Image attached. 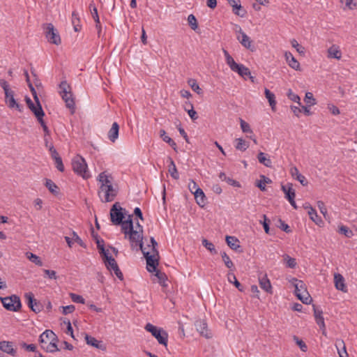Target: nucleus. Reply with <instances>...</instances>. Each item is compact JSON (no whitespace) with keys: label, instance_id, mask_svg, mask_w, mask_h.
<instances>
[{"label":"nucleus","instance_id":"obj_1","mask_svg":"<svg viewBox=\"0 0 357 357\" xmlns=\"http://www.w3.org/2000/svg\"><path fill=\"white\" fill-rule=\"evenodd\" d=\"M123 208L119 203H115L110 210L111 221L116 225H121L122 232L125 234V238H128L130 242L138 243L142 238L143 227L139 222L133 225L132 216L128 215L126 220L125 213L123 212Z\"/></svg>","mask_w":357,"mask_h":357},{"label":"nucleus","instance_id":"obj_2","mask_svg":"<svg viewBox=\"0 0 357 357\" xmlns=\"http://www.w3.org/2000/svg\"><path fill=\"white\" fill-rule=\"evenodd\" d=\"M99 185L98 196L103 202H112L118 192L117 185L112 175L107 171L101 172L97 177Z\"/></svg>","mask_w":357,"mask_h":357},{"label":"nucleus","instance_id":"obj_3","mask_svg":"<svg viewBox=\"0 0 357 357\" xmlns=\"http://www.w3.org/2000/svg\"><path fill=\"white\" fill-rule=\"evenodd\" d=\"M143 238L138 242H130L132 247L139 246L146 260V268L148 271L152 272L155 271V268L158 265L159 255L156 249L157 242L153 238H151V244L146 245L142 242Z\"/></svg>","mask_w":357,"mask_h":357},{"label":"nucleus","instance_id":"obj_4","mask_svg":"<svg viewBox=\"0 0 357 357\" xmlns=\"http://www.w3.org/2000/svg\"><path fill=\"white\" fill-rule=\"evenodd\" d=\"M41 347L47 352L59 351L57 347L58 339L55 333L51 330L45 331L39 337Z\"/></svg>","mask_w":357,"mask_h":357},{"label":"nucleus","instance_id":"obj_5","mask_svg":"<svg viewBox=\"0 0 357 357\" xmlns=\"http://www.w3.org/2000/svg\"><path fill=\"white\" fill-rule=\"evenodd\" d=\"M24 75L26 76V82H28L29 87L31 91V93L33 96L35 103L32 102L30 98L26 97L25 100L29 107V108L33 112L36 117H40V116H44V112L40 105L39 98L37 96V92L36 89L33 86L32 84L29 82V77L28 72L26 70L24 71Z\"/></svg>","mask_w":357,"mask_h":357},{"label":"nucleus","instance_id":"obj_6","mask_svg":"<svg viewBox=\"0 0 357 357\" xmlns=\"http://www.w3.org/2000/svg\"><path fill=\"white\" fill-rule=\"evenodd\" d=\"M24 75L26 76V82H28L29 87L31 91V93L33 96L35 103L32 102L30 98L26 97L25 100L29 107V108L33 112L36 117H40V116H44V112L40 105L39 98L37 96V92L36 89L33 86L32 84L29 82V77L28 72L26 70L24 71Z\"/></svg>","mask_w":357,"mask_h":357},{"label":"nucleus","instance_id":"obj_7","mask_svg":"<svg viewBox=\"0 0 357 357\" xmlns=\"http://www.w3.org/2000/svg\"><path fill=\"white\" fill-rule=\"evenodd\" d=\"M223 54L226 63L233 72L238 73V75L244 79H245L247 75H250V70L249 68L241 63H236L226 50H223Z\"/></svg>","mask_w":357,"mask_h":357},{"label":"nucleus","instance_id":"obj_8","mask_svg":"<svg viewBox=\"0 0 357 357\" xmlns=\"http://www.w3.org/2000/svg\"><path fill=\"white\" fill-rule=\"evenodd\" d=\"M0 86L4 91L5 101L8 107L22 112V106L18 104L14 98V91L10 88L9 84L4 79H0Z\"/></svg>","mask_w":357,"mask_h":357},{"label":"nucleus","instance_id":"obj_9","mask_svg":"<svg viewBox=\"0 0 357 357\" xmlns=\"http://www.w3.org/2000/svg\"><path fill=\"white\" fill-rule=\"evenodd\" d=\"M72 167L73 171L82 178H87L90 176L86 160L81 155H77L73 158Z\"/></svg>","mask_w":357,"mask_h":357},{"label":"nucleus","instance_id":"obj_10","mask_svg":"<svg viewBox=\"0 0 357 357\" xmlns=\"http://www.w3.org/2000/svg\"><path fill=\"white\" fill-rule=\"evenodd\" d=\"M145 329L146 331L151 333V335L158 340L159 344L167 347L168 334L165 330L149 323L145 326Z\"/></svg>","mask_w":357,"mask_h":357},{"label":"nucleus","instance_id":"obj_11","mask_svg":"<svg viewBox=\"0 0 357 357\" xmlns=\"http://www.w3.org/2000/svg\"><path fill=\"white\" fill-rule=\"evenodd\" d=\"M3 307L9 311L17 312L20 310L22 305L20 298L16 295H12L5 298L0 297Z\"/></svg>","mask_w":357,"mask_h":357},{"label":"nucleus","instance_id":"obj_12","mask_svg":"<svg viewBox=\"0 0 357 357\" xmlns=\"http://www.w3.org/2000/svg\"><path fill=\"white\" fill-rule=\"evenodd\" d=\"M45 37L49 43L59 45L61 44V38L58 31L51 23L45 24L44 26Z\"/></svg>","mask_w":357,"mask_h":357},{"label":"nucleus","instance_id":"obj_13","mask_svg":"<svg viewBox=\"0 0 357 357\" xmlns=\"http://www.w3.org/2000/svg\"><path fill=\"white\" fill-rule=\"evenodd\" d=\"M98 248L100 250L103 261L112 259L118 255V250L115 248H105L99 241H98Z\"/></svg>","mask_w":357,"mask_h":357},{"label":"nucleus","instance_id":"obj_14","mask_svg":"<svg viewBox=\"0 0 357 357\" xmlns=\"http://www.w3.org/2000/svg\"><path fill=\"white\" fill-rule=\"evenodd\" d=\"M105 266H106L107 269L112 274H114L121 280H123V273L120 271L119 266L114 259H110L108 260L103 261Z\"/></svg>","mask_w":357,"mask_h":357},{"label":"nucleus","instance_id":"obj_15","mask_svg":"<svg viewBox=\"0 0 357 357\" xmlns=\"http://www.w3.org/2000/svg\"><path fill=\"white\" fill-rule=\"evenodd\" d=\"M24 298L31 310L36 313L40 312L42 310V305L34 298V296L31 292L26 293Z\"/></svg>","mask_w":357,"mask_h":357},{"label":"nucleus","instance_id":"obj_16","mask_svg":"<svg viewBox=\"0 0 357 357\" xmlns=\"http://www.w3.org/2000/svg\"><path fill=\"white\" fill-rule=\"evenodd\" d=\"M236 39L241 43V45L245 49L249 50L252 52L255 51L253 41L245 32H243L242 34L239 36H236Z\"/></svg>","mask_w":357,"mask_h":357},{"label":"nucleus","instance_id":"obj_17","mask_svg":"<svg viewBox=\"0 0 357 357\" xmlns=\"http://www.w3.org/2000/svg\"><path fill=\"white\" fill-rule=\"evenodd\" d=\"M342 57V52L341 51L340 47L337 45L333 44L331 47H329L327 50V58L332 59H335L337 60H340Z\"/></svg>","mask_w":357,"mask_h":357},{"label":"nucleus","instance_id":"obj_18","mask_svg":"<svg viewBox=\"0 0 357 357\" xmlns=\"http://www.w3.org/2000/svg\"><path fill=\"white\" fill-rule=\"evenodd\" d=\"M284 56L286 62L290 68L297 71L301 70L299 62L290 52H285Z\"/></svg>","mask_w":357,"mask_h":357},{"label":"nucleus","instance_id":"obj_19","mask_svg":"<svg viewBox=\"0 0 357 357\" xmlns=\"http://www.w3.org/2000/svg\"><path fill=\"white\" fill-rule=\"evenodd\" d=\"M287 280L292 286L294 287L296 296L307 289L305 284L302 280H299L293 277H288L287 278Z\"/></svg>","mask_w":357,"mask_h":357},{"label":"nucleus","instance_id":"obj_20","mask_svg":"<svg viewBox=\"0 0 357 357\" xmlns=\"http://www.w3.org/2000/svg\"><path fill=\"white\" fill-rule=\"evenodd\" d=\"M334 285L335 288L344 293H347L348 289L345 283L344 277L340 273L334 274Z\"/></svg>","mask_w":357,"mask_h":357},{"label":"nucleus","instance_id":"obj_21","mask_svg":"<svg viewBox=\"0 0 357 357\" xmlns=\"http://www.w3.org/2000/svg\"><path fill=\"white\" fill-rule=\"evenodd\" d=\"M195 326L197 331L202 336L206 338H211L212 337V334L208 329L207 324L205 321L199 320L196 322Z\"/></svg>","mask_w":357,"mask_h":357},{"label":"nucleus","instance_id":"obj_22","mask_svg":"<svg viewBox=\"0 0 357 357\" xmlns=\"http://www.w3.org/2000/svg\"><path fill=\"white\" fill-rule=\"evenodd\" d=\"M0 350L13 356H15L16 354V350L13 348V344L12 342L5 340L1 341Z\"/></svg>","mask_w":357,"mask_h":357},{"label":"nucleus","instance_id":"obj_23","mask_svg":"<svg viewBox=\"0 0 357 357\" xmlns=\"http://www.w3.org/2000/svg\"><path fill=\"white\" fill-rule=\"evenodd\" d=\"M335 346L336 347L339 357H349L347 351L346 345L344 342L341 339L335 340Z\"/></svg>","mask_w":357,"mask_h":357},{"label":"nucleus","instance_id":"obj_24","mask_svg":"<svg viewBox=\"0 0 357 357\" xmlns=\"http://www.w3.org/2000/svg\"><path fill=\"white\" fill-rule=\"evenodd\" d=\"M264 95L266 98L267 99L269 105L272 109L273 112L276 111V98L275 94L271 92L268 89L265 88L264 89Z\"/></svg>","mask_w":357,"mask_h":357},{"label":"nucleus","instance_id":"obj_25","mask_svg":"<svg viewBox=\"0 0 357 357\" xmlns=\"http://www.w3.org/2000/svg\"><path fill=\"white\" fill-rule=\"evenodd\" d=\"M85 340H86L87 344H89L93 347H95L96 349H99L101 350H105V347L104 346V344L102 343L101 341H99V340H96L95 337L90 336L87 334L85 335Z\"/></svg>","mask_w":357,"mask_h":357},{"label":"nucleus","instance_id":"obj_26","mask_svg":"<svg viewBox=\"0 0 357 357\" xmlns=\"http://www.w3.org/2000/svg\"><path fill=\"white\" fill-rule=\"evenodd\" d=\"M196 203L201 207L204 208L206 204V197L204 191L200 188L197 190L194 194Z\"/></svg>","mask_w":357,"mask_h":357},{"label":"nucleus","instance_id":"obj_27","mask_svg":"<svg viewBox=\"0 0 357 357\" xmlns=\"http://www.w3.org/2000/svg\"><path fill=\"white\" fill-rule=\"evenodd\" d=\"M89 9L91 13V16L93 18L94 21L96 22V27L98 29V35L100 34L101 31V24L100 22L99 16L98 14V10L96 7L94 6L93 3H90L89 5Z\"/></svg>","mask_w":357,"mask_h":357},{"label":"nucleus","instance_id":"obj_28","mask_svg":"<svg viewBox=\"0 0 357 357\" xmlns=\"http://www.w3.org/2000/svg\"><path fill=\"white\" fill-rule=\"evenodd\" d=\"M119 126L116 122L112 123L111 128L109 129L107 137L112 142H115L119 137Z\"/></svg>","mask_w":357,"mask_h":357},{"label":"nucleus","instance_id":"obj_29","mask_svg":"<svg viewBox=\"0 0 357 357\" xmlns=\"http://www.w3.org/2000/svg\"><path fill=\"white\" fill-rule=\"evenodd\" d=\"M65 240L68 243V245L71 248L74 243H78L80 246L85 248L86 245L79 236L73 231L72 233V237L66 236Z\"/></svg>","mask_w":357,"mask_h":357},{"label":"nucleus","instance_id":"obj_30","mask_svg":"<svg viewBox=\"0 0 357 357\" xmlns=\"http://www.w3.org/2000/svg\"><path fill=\"white\" fill-rule=\"evenodd\" d=\"M314 314L317 324L323 330V334L326 335L324 319L322 316V311L314 307Z\"/></svg>","mask_w":357,"mask_h":357},{"label":"nucleus","instance_id":"obj_31","mask_svg":"<svg viewBox=\"0 0 357 357\" xmlns=\"http://www.w3.org/2000/svg\"><path fill=\"white\" fill-rule=\"evenodd\" d=\"M259 282L260 287L264 289L265 291L272 294V285L271 284V282L269 279L267 278L266 275H264V277L259 279Z\"/></svg>","mask_w":357,"mask_h":357},{"label":"nucleus","instance_id":"obj_32","mask_svg":"<svg viewBox=\"0 0 357 357\" xmlns=\"http://www.w3.org/2000/svg\"><path fill=\"white\" fill-rule=\"evenodd\" d=\"M282 190L285 195V197L288 199V201L293 199L296 197L295 190L292 187V184L287 183L285 185L282 186Z\"/></svg>","mask_w":357,"mask_h":357},{"label":"nucleus","instance_id":"obj_33","mask_svg":"<svg viewBox=\"0 0 357 357\" xmlns=\"http://www.w3.org/2000/svg\"><path fill=\"white\" fill-rule=\"evenodd\" d=\"M160 137L162 138V139L166 143L169 144V145L175 151H177V145L176 142L168 135H167V133L165 130H160Z\"/></svg>","mask_w":357,"mask_h":357},{"label":"nucleus","instance_id":"obj_34","mask_svg":"<svg viewBox=\"0 0 357 357\" xmlns=\"http://www.w3.org/2000/svg\"><path fill=\"white\" fill-rule=\"evenodd\" d=\"M61 97H62L63 100H64V102H66L67 107L70 109L72 110V112H73L74 109H75V102H74V99L73 98V95H72L71 92L68 93H64V94L61 95Z\"/></svg>","mask_w":357,"mask_h":357},{"label":"nucleus","instance_id":"obj_35","mask_svg":"<svg viewBox=\"0 0 357 357\" xmlns=\"http://www.w3.org/2000/svg\"><path fill=\"white\" fill-rule=\"evenodd\" d=\"M226 242L232 250H237L241 247L238 239L235 236H227Z\"/></svg>","mask_w":357,"mask_h":357},{"label":"nucleus","instance_id":"obj_36","mask_svg":"<svg viewBox=\"0 0 357 357\" xmlns=\"http://www.w3.org/2000/svg\"><path fill=\"white\" fill-rule=\"evenodd\" d=\"M310 218L318 226H321L324 224L321 218L317 215L316 210L314 208H310L308 211Z\"/></svg>","mask_w":357,"mask_h":357},{"label":"nucleus","instance_id":"obj_37","mask_svg":"<svg viewBox=\"0 0 357 357\" xmlns=\"http://www.w3.org/2000/svg\"><path fill=\"white\" fill-rule=\"evenodd\" d=\"M249 147V143L243 138L235 139V148L241 151H245Z\"/></svg>","mask_w":357,"mask_h":357},{"label":"nucleus","instance_id":"obj_38","mask_svg":"<svg viewBox=\"0 0 357 357\" xmlns=\"http://www.w3.org/2000/svg\"><path fill=\"white\" fill-rule=\"evenodd\" d=\"M231 8L233 13L238 16L243 17L246 14L245 10L243 8L241 4V1H239V2L236 3V4L231 6Z\"/></svg>","mask_w":357,"mask_h":357},{"label":"nucleus","instance_id":"obj_39","mask_svg":"<svg viewBox=\"0 0 357 357\" xmlns=\"http://www.w3.org/2000/svg\"><path fill=\"white\" fill-rule=\"evenodd\" d=\"M153 272L155 273V274H154V276L155 278V280L158 283H160L161 285L165 286V281L167 280L166 275L164 273L157 270V267L155 268V271H153L151 273H153Z\"/></svg>","mask_w":357,"mask_h":357},{"label":"nucleus","instance_id":"obj_40","mask_svg":"<svg viewBox=\"0 0 357 357\" xmlns=\"http://www.w3.org/2000/svg\"><path fill=\"white\" fill-rule=\"evenodd\" d=\"M296 296L304 304H310L312 301V298L307 289L299 293Z\"/></svg>","mask_w":357,"mask_h":357},{"label":"nucleus","instance_id":"obj_41","mask_svg":"<svg viewBox=\"0 0 357 357\" xmlns=\"http://www.w3.org/2000/svg\"><path fill=\"white\" fill-rule=\"evenodd\" d=\"M169 169H168L169 172L170 173V174L173 178L178 179L179 175H178V171H177V169H176L174 162L173 161V160L171 158H169Z\"/></svg>","mask_w":357,"mask_h":357},{"label":"nucleus","instance_id":"obj_42","mask_svg":"<svg viewBox=\"0 0 357 357\" xmlns=\"http://www.w3.org/2000/svg\"><path fill=\"white\" fill-rule=\"evenodd\" d=\"M258 160L260 163L263 164L266 167H271L272 162L269 158L267 157V155L263 152L259 153L257 155Z\"/></svg>","mask_w":357,"mask_h":357},{"label":"nucleus","instance_id":"obj_43","mask_svg":"<svg viewBox=\"0 0 357 357\" xmlns=\"http://www.w3.org/2000/svg\"><path fill=\"white\" fill-rule=\"evenodd\" d=\"M272 182V181L264 176V175H261L260 176V180L257 181V186L262 191H265L266 190V184H269Z\"/></svg>","mask_w":357,"mask_h":357},{"label":"nucleus","instance_id":"obj_44","mask_svg":"<svg viewBox=\"0 0 357 357\" xmlns=\"http://www.w3.org/2000/svg\"><path fill=\"white\" fill-rule=\"evenodd\" d=\"M80 20L79 15L77 12L73 11L72 13V24L74 26V30L77 32L81 29V26L79 24Z\"/></svg>","mask_w":357,"mask_h":357},{"label":"nucleus","instance_id":"obj_45","mask_svg":"<svg viewBox=\"0 0 357 357\" xmlns=\"http://www.w3.org/2000/svg\"><path fill=\"white\" fill-rule=\"evenodd\" d=\"M227 280L230 283H233L234 286L241 291H243L241 283L237 280L236 275L233 273V271L229 272L227 274Z\"/></svg>","mask_w":357,"mask_h":357},{"label":"nucleus","instance_id":"obj_46","mask_svg":"<svg viewBox=\"0 0 357 357\" xmlns=\"http://www.w3.org/2000/svg\"><path fill=\"white\" fill-rule=\"evenodd\" d=\"M26 256L29 261L34 263L36 265L39 266H42L43 265L41 259L36 255L31 252H26Z\"/></svg>","mask_w":357,"mask_h":357},{"label":"nucleus","instance_id":"obj_47","mask_svg":"<svg viewBox=\"0 0 357 357\" xmlns=\"http://www.w3.org/2000/svg\"><path fill=\"white\" fill-rule=\"evenodd\" d=\"M221 257L225 266L230 269L229 272L234 271L235 269L234 263L230 259L229 257L226 254V252H222Z\"/></svg>","mask_w":357,"mask_h":357},{"label":"nucleus","instance_id":"obj_48","mask_svg":"<svg viewBox=\"0 0 357 357\" xmlns=\"http://www.w3.org/2000/svg\"><path fill=\"white\" fill-rule=\"evenodd\" d=\"M284 261L286 264V266L289 268H294L296 266V259L293 257H291L288 255H284L283 256Z\"/></svg>","mask_w":357,"mask_h":357},{"label":"nucleus","instance_id":"obj_49","mask_svg":"<svg viewBox=\"0 0 357 357\" xmlns=\"http://www.w3.org/2000/svg\"><path fill=\"white\" fill-rule=\"evenodd\" d=\"M188 84L195 92H196L199 95L202 94V90L199 87V84H197V81L195 79H189L188 80Z\"/></svg>","mask_w":357,"mask_h":357},{"label":"nucleus","instance_id":"obj_50","mask_svg":"<svg viewBox=\"0 0 357 357\" xmlns=\"http://www.w3.org/2000/svg\"><path fill=\"white\" fill-rule=\"evenodd\" d=\"M241 128L243 133L253 134V131L248 123L245 121L243 119H239Z\"/></svg>","mask_w":357,"mask_h":357},{"label":"nucleus","instance_id":"obj_51","mask_svg":"<svg viewBox=\"0 0 357 357\" xmlns=\"http://www.w3.org/2000/svg\"><path fill=\"white\" fill-rule=\"evenodd\" d=\"M45 185L52 194L57 195L59 193L57 185L52 180L47 179Z\"/></svg>","mask_w":357,"mask_h":357},{"label":"nucleus","instance_id":"obj_52","mask_svg":"<svg viewBox=\"0 0 357 357\" xmlns=\"http://www.w3.org/2000/svg\"><path fill=\"white\" fill-rule=\"evenodd\" d=\"M340 3L343 6V9L344 10H353L356 7V3L354 2V0H340Z\"/></svg>","mask_w":357,"mask_h":357},{"label":"nucleus","instance_id":"obj_53","mask_svg":"<svg viewBox=\"0 0 357 357\" xmlns=\"http://www.w3.org/2000/svg\"><path fill=\"white\" fill-rule=\"evenodd\" d=\"M287 96L289 100L298 103L299 105H301L300 97L297 94L294 93L291 89L288 90Z\"/></svg>","mask_w":357,"mask_h":357},{"label":"nucleus","instance_id":"obj_54","mask_svg":"<svg viewBox=\"0 0 357 357\" xmlns=\"http://www.w3.org/2000/svg\"><path fill=\"white\" fill-rule=\"evenodd\" d=\"M291 46L295 48L296 50V51L300 54H305V47H303L302 45H301L295 39H292L291 40Z\"/></svg>","mask_w":357,"mask_h":357},{"label":"nucleus","instance_id":"obj_55","mask_svg":"<svg viewBox=\"0 0 357 357\" xmlns=\"http://www.w3.org/2000/svg\"><path fill=\"white\" fill-rule=\"evenodd\" d=\"M305 102L308 105V107L317 104L316 100L314 99L313 94L311 92H307L305 96Z\"/></svg>","mask_w":357,"mask_h":357},{"label":"nucleus","instance_id":"obj_56","mask_svg":"<svg viewBox=\"0 0 357 357\" xmlns=\"http://www.w3.org/2000/svg\"><path fill=\"white\" fill-rule=\"evenodd\" d=\"M188 22L192 29L196 30L198 28L197 21L194 15L191 14V15H188Z\"/></svg>","mask_w":357,"mask_h":357},{"label":"nucleus","instance_id":"obj_57","mask_svg":"<svg viewBox=\"0 0 357 357\" xmlns=\"http://www.w3.org/2000/svg\"><path fill=\"white\" fill-rule=\"evenodd\" d=\"M70 297L72 299V301L75 303H82V304H84L85 303L84 298L80 295H78V294H76L74 293H70Z\"/></svg>","mask_w":357,"mask_h":357},{"label":"nucleus","instance_id":"obj_58","mask_svg":"<svg viewBox=\"0 0 357 357\" xmlns=\"http://www.w3.org/2000/svg\"><path fill=\"white\" fill-rule=\"evenodd\" d=\"M189 105L190 106V109L185 108V110L188 112L190 119L195 121L198 119L197 112L194 109L193 105L191 103H189Z\"/></svg>","mask_w":357,"mask_h":357},{"label":"nucleus","instance_id":"obj_59","mask_svg":"<svg viewBox=\"0 0 357 357\" xmlns=\"http://www.w3.org/2000/svg\"><path fill=\"white\" fill-rule=\"evenodd\" d=\"M188 188L192 194H194L195 192H197V190L200 189L197 183L192 179L189 181Z\"/></svg>","mask_w":357,"mask_h":357},{"label":"nucleus","instance_id":"obj_60","mask_svg":"<svg viewBox=\"0 0 357 357\" xmlns=\"http://www.w3.org/2000/svg\"><path fill=\"white\" fill-rule=\"evenodd\" d=\"M61 96L70 92V87L66 82H62L59 86Z\"/></svg>","mask_w":357,"mask_h":357},{"label":"nucleus","instance_id":"obj_61","mask_svg":"<svg viewBox=\"0 0 357 357\" xmlns=\"http://www.w3.org/2000/svg\"><path fill=\"white\" fill-rule=\"evenodd\" d=\"M202 245L211 252L216 253L214 245L206 239L202 240Z\"/></svg>","mask_w":357,"mask_h":357},{"label":"nucleus","instance_id":"obj_62","mask_svg":"<svg viewBox=\"0 0 357 357\" xmlns=\"http://www.w3.org/2000/svg\"><path fill=\"white\" fill-rule=\"evenodd\" d=\"M317 207L319 208L320 212L324 215L325 217L327 213V208L324 204V203L322 201H318L317 202Z\"/></svg>","mask_w":357,"mask_h":357},{"label":"nucleus","instance_id":"obj_63","mask_svg":"<svg viewBox=\"0 0 357 357\" xmlns=\"http://www.w3.org/2000/svg\"><path fill=\"white\" fill-rule=\"evenodd\" d=\"M62 308V312L64 314H70L74 312L75 307L73 305H67V306H63Z\"/></svg>","mask_w":357,"mask_h":357},{"label":"nucleus","instance_id":"obj_64","mask_svg":"<svg viewBox=\"0 0 357 357\" xmlns=\"http://www.w3.org/2000/svg\"><path fill=\"white\" fill-rule=\"evenodd\" d=\"M43 272L50 278L56 280V273L52 270L44 269Z\"/></svg>","mask_w":357,"mask_h":357}]
</instances>
